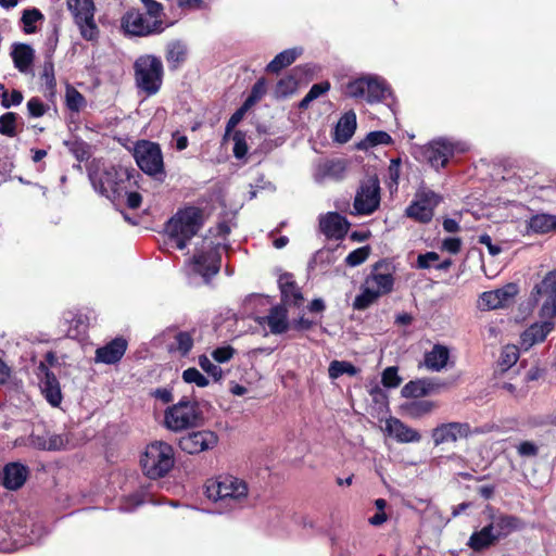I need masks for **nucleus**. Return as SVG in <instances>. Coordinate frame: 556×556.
Returning a JSON list of instances; mask_svg holds the SVG:
<instances>
[{"mask_svg":"<svg viewBox=\"0 0 556 556\" xmlns=\"http://www.w3.org/2000/svg\"><path fill=\"white\" fill-rule=\"evenodd\" d=\"M188 46L181 40H173L167 43L165 59L170 70H177L187 60Z\"/></svg>","mask_w":556,"mask_h":556,"instance_id":"32","label":"nucleus"},{"mask_svg":"<svg viewBox=\"0 0 556 556\" xmlns=\"http://www.w3.org/2000/svg\"><path fill=\"white\" fill-rule=\"evenodd\" d=\"M30 526L34 525L30 523L29 517L20 511L7 514L0 520V529H3L12 539L15 536L23 539L22 544H33L40 538V529H29Z\"/></svg>","mask_w":556,"mask_h":556,"instance_id":"12","label":"nucleus"},{"mask_svg":"<svg viewBox=\"0 0 556 556\" xmlns=\"http://www.w3.org/2000/svg\"><path fill=\"white\" fill-rule=\"evenodd\" d=\"M201 415L197 403L180 400L165 410L164 425L167 429L178 432L195 427Z\"/></svg>","mask_w":556,"mask_h":556,"instance_id":"9","label":"nucleus"},{"mask_svg":"<svg viewBox=\"0 0 556 556\" xmlns=\"http://www.w3.org/2000/svg\"><path fill=\"white\" fill-rule=\"evenodd\" d=\"M438 407V403L430 400H417L404 405L405 414L412 419H420L431 415Z\"/></svg>","mask_w":556,"mask_h":556,"instance_id":"36","label":"nucleus"},{"mask_svg":"<svg viewBox=\"0 0 556 556\" xmlns=\"http://www.w3.org/2000/svg\"><path fill=\"white\" fill-rule=\"evenodd\" d=\"M381 382L386 388H397L402 382L397 367H387L382 372Z\"/></svg>","mask_w":556,"mask_h":556,"instance_id":"49","label":"nucleus"},{"mask_svg":"<svg viewBox=\"0 0 556 556\" xmlns=\"http://www.w3.org/2000/svg\"><path fill=\"white\" fill-rule=\"evenodd\" d=\"M85 324L81 317H73L71 326L65 330L68 338L76 339L85 332Z\"/></svg>","mask_w":556,"mask_h":556,"instance_id":"60","label":"nucleus"},{"mask_svg":"<svg viewBox=\"0 0 556 556\" xmlns=\"http://www.w3.org/2000/svg\"><path fill=\"white\" fill-rule=\"evenodd\" d=\"M127 180L130 182V174L127 169L121 168L119 170L114 172H105L103 175V179L101 180V190L102 194H108L112 192L114 194L121 195L126 187L123 186Z\"/></svg>","mask_w":556,"mask_h":556,"instance_id":"28","label":"nucleus"},{"mask_svg":"<svg viewBox=\"0 0 556 556\" xmlns=\"http://www.w3.org/2000/svg\"><path fill=\"white\" fill-rule=\"evenodd\" d=\"M86 103L84 96L73 87L66 89V105L73 112H79Z\"/></svg>","mask_w":556,"mask_h":556,"instance_id":"47","label":"nucleus"},{"mask_svg":"<svg viewBox=\"0 0 556 556\" xmlns=\"http://www.w3.org/2000/svg\"><path fill=\"white\" fill-rule=\"evenodd\" d=\"M16 114L9 112L0 116V134L9 137L15 136Z\"/></svg>","mask_w":556,"mask_h":556,"instance_id":"51","label":"nucleus"},{"mask_svg":"<svg viewBox=\"0 0 556 556\" xmlns=\"http://www.w3.org/2000/svg\"><path fill=\"white\" fill-rule=\"evenodd\" d=\"M27 110L31 117H40L46 113V105L39 98H31L27 102Z\"/></svg>","mask_w":556,"mask_h":556,"instance_id":"62","label":"nucleus"},{"mask_svg":"<svg viewBox=\"0 0 556 556\" xmlns=\"http://www.w3.org/2000/svg\"><path fill=\"white\" fill-rule=\"evenodd\" d=\"M199 365L206 374L211 375L215 380H218L222 378V376H223L222 368L219 366L213 364L206 355H201L199 357Z\"/></svg>","mask_w":556,"mask_h":556,"instance_id":"54","label":"nucleus"},{"mask_svg":"<svg viewBox=\"0 0 556 556\" xmlns=\"http://www.w3.org/2000/svg\"><path fill=\"white\" fill-rule=\"evenodd\" d=\"M279 287L286 304L300 306L303 303V295L290 275L279 278Z\"/></svg>","mask_w":556,"mask_h":556,"instance_id":"33","label":"nucleus"},{"mask_svg":"<svg viewBox=\"0 0 556 556\" xmlns=\"http://www.w3.org/2000/svg\"><path fill=\"white\" fill-rule=\"evenodd\" d=\"M386 432L400 443H418L421 434L400 419L390 417L386 421Z\"/></svg>","mask_w":556,"mask_h":556,"instance_id":"23","label":"nucleus"},{"mask_svg":"<svg viewBox=\"0 0 556 556\" xmlns=\"http://www.w3.org/2000/svg\"><path fill=\"white\" fill-rule=\"evenodd\" d=\"M302 52V48H291L281 51L267 64L266 72L278 74L282 68L291 65Z\"/></svg>","mask_w":556,"mask_h":556,"instance_id":"34","label":"nucleus"},{"mask_svg":"<svg viewBox=\"0 0 556 556\" xmlns=\"http://www.w3.org/2000/svg\"><path fill=\"white\" fill-rule=\"evenodd\" d=\"M11 56L14 66L21 73L27 74L30 72L35 59V50L29 45L14 43L12 46Z\"/></svg>","mask_w":556,"mask_h":556,"instance_id":"30","label":"nucleus"},{"mask_svg":"<svg viewBox=\"0 0 556 556\" xmlns=\"http://www.w3.org/2000/svg\"><path fill=\"white\" fill-rule=\"evenodd\" d=\"M134 157L142 172L159 179H163V154L157 143L148 140L138 141L134 148Z\"/></svg>","mask_w":556,"mask_h":556,"instance_id":"11","label":"nucleus"},{"mask_svg":"<svg viewBox=\"0 0 556 556\" xmlns=\"http://www.w3.org/2000/svg\"><path fill=\"white\" fill-rule=\"evenodd\" d=\"M380 204V182L376 176L363 180L356 191L353 210L356 215H370Z\"/></svg>","mask_w":556,"mask_h":556,"instance_id":"13","label":"nucleus"},{"mask_svg":"<svg viewBox=\"0 0 556 556\" xmlns=\"http://www.w3.org/2000/svg\"><path fill=\"white\" fill-rule=\"evenodd\" d=\"M182 379L187 383H194L200 388H204L208 384L207 378H205L197 368L191 367L182 372Z\"/></svg>","mask_w":556,"mask_h":556,"instance_id":"52","label":"nucleus"},{"mask_svg":"<svg viewBox=\"0 0 556 556\" xmlns=\"http://www.w3.org/2000/svg\"><path fill=\"white\" fill-rule=\"evenodd\" d=\"M205 494L222 511H232L248 504L249 486L244 480L235 476H219L207 481Z\"/></svg>","mask_w":556,"mask_h":556,"instance_id":"1","label":"nucleus"},{"mask_svg":"<svg viewBox=\"0 0 556 556\" xmlns=\"http://www.w3.org/2000/svg\"><path fill=\"white\" fill-rule=\"evenodd\" d=\"M218 437L210 430L191 432L179 440V447L188 454H198L214 448Z\"/></svg>","mask_w":556,"mask_h":556,"instance_id":"18","label":"nucleus"},{"mask_svg":"<svg viewBox=\"0 0 556 556\" xmlns=\"http://www.w3.org/2000/svg\"><path fill=\"white\" fill-rule=\"evenodd\" d=\"M122 26L132 36H149L164 30L162 20H150L138 10L128 11L122 18Z\"/></svg>","mask_w":556,"mask_h":556,"instance_id":"16","label":"nucleus"},{"mask_svg":"<svg viewBox=\"0 0 556 556\" xmlns=\"http://www.w3.org/2000/svg\"><path fill=\"white\" fill-rule=\"evenodd\" d=\"M554 329L555 323L553 319H542L541 321L533 323L520 333V348L528 351L533 345L544 342Z\"/></svg>","mask_w":556,"mask_h":556,"instance_id":"20","label":"nucleus"},{"mask_svg":"<svg viewBox=\"0 0 556 556\" xmlns=\"http://www.w3.org/2000/svg\"><path fill=\"white\" fill-rule=\"evenodd\" d=\"M261 326L267 325L270 333L281 334L289 328L287 309L281 305L273 306L268 314L257 318Z\"/></svg>","mask_w":556,"mask_h":556,"instance_id":"24","label":"nucleus"},{"mask_svg":"<svg viewBox=\"0 0 556 556\" xmlns=\"http://www.w3.org/2000/svg\"><path fill=\"white\" fill-rule=\"evenodd\" d=\"M29 475L27 466L21 463L7 464L1 473L0 479L2 485L8 490H18L24 485Z\"/></svg>","mask_w":556,"mask_h":556,"instance_id":"22","label":"nucleus"},{"mask_svg":"<svg viewBox=\"0 0 556 556\" xmlns=\"http://www.w3.org/2000/svg\"><path fill=\"white\" fill-rule=\"evenodd\" d=\"M356 129V115L354 112L345 113L336 126V140L346 142L351 139Z\"/></svg>","mask_w":556,"mask_h":556,"instance_id":"37","label":"nucleus"},{"mask_svg":"<svg viewBox=\"0 0 556 556\" xmlns=\"http://www.w3.org/2000/svg\"><path fill=\"white\" fill-rule=\"evenodd\" d=\"M330 89V84L328 81H323L319 84H314L306 96L299 103L300 109H307L314 100L318 99L320 96L325 94Z\"/></svg>","mask_w":556,"mask_h":556,"instance_id":"43","label":"nucleus"},{"mask_svg":"<svg viewBox=\"0 0 556 556\" xmlns=\"http://www.w3.org/2000/svg\"><path fill=\"white\" fill-rule=\"evenodd\" d=\"M490 519L491 521L489 525L492 527V530L498 541L523 527L522 521L518 517L511 515L491 514Z\"/></svg>","mask_w":556,"mask_h":556,"instance_id":"26","label":"nucleus"},{"mask_svg":"<svg viewBox=\"0 0 556 556\" xmlns=\"http://www.w3.org/2000/svg\"><path fill=\"white\" fill-rule=\"evenodd\" d=\"M250 108L243 103L228 119L226 125V135L229 134L244 117Z\"/></svg>","mask_w":556,"mask_h":556,"instance_id":"61","label":"nucleus"},{"mask_svg":"<svg viewBox=\"0 0 556 556\" xmlns=\"http://www.w3.org/2000/svg\"><path fill=\"white\" fill-rule=\"evenodd\" d=\"M235 350L231 346H220L213 351L212 356L218 363H226L233 356Z\"/></svg>","mask_w":556,"mask_h":556,"instance_id":"63","label":"nucleus"},{"mask_svg":"<svg viewBox=\"0 0 556 556\" xmlns=\"http://www.w3.org/2000/svg\"><path fill=\"white\" fill-rule=\"evenodd\" d=\"M68 9L72 12L80 35L86 40H94L99 29L94 22V5L92 0H68Z\"/></svg>","mask_w":556,"mask_h":556,"instance_id":"14","label":"nucleus"},{"mask_svg":"<svg viewBox=\"0 0 556 556\" xmlns=\"http://www.w3.org/2000/svg\"><path fill=\"white\" fill-rule=\"evenodd\" d=\"M126 349L127 341L123 338H116L96 350L94 361L102 364H115L123 357Z\"/></svg>","mask_w":556,"mask_h":556,"instance_id":"25","label":"nucleus"},{"mask_svg":"<svg viewBox=\"0 0 556 556\" xmlns=\"http://www.w3.org/2000/svg\"><path fill=\"white\" fill-rule=\"evenodd\" d=\"M519 358V348L510 344L503 348L498 361V365L503 371L514 366Z\"/></svg>","mask_w":556,"mask_h":556,"instance_id":"41","label":"nucleus"},{"mask_svg":"<svg viewBox=\"0 0 556 556\" xmlns=\"http://www.w3.org/2000/svg\"><path fill=\"white\" fill-rule=\"evenodd\" d=\"M478 242L483 244V245H485L488 251H489V253L492 256H496V255H498L502 252V248L498 244H494L492 242V238L489 235H486V233H483V235L479 236Z\"/></svg>","mask_w":556,"mask_h":556,"instance_id":"64","label":"nucleus"},{"mask_svg":"<svg viewBox=\"0 0 556 556\" xmlns=\"http://www.w3.org/2000/svg\"><path fill=\"white\" fill-rule=\"evenodd\" d=\"M47 443H49V433L41 434V435L31 433L27 438L26 445L31 446L37 450L47 451L48 450Z\"/></svg>","mask_w":556,"mask_h":556,"instance_id":"58","label":"nucleus"},{"mask_svg":"<svg viewBox=\"0 0 556 556\" xmlns=\"http://www.w3.org/2000/svg\"><path fill=\"white\" fill-rule=\"evenodd\" d=\"M528 229L535 233H546L556 229V216L538 214L528 220Z\"/></svg>","mask_w":556,"mask_h":556,"instance_id":"38","label":"nucleus"},{"mask_svg":"<svg viewBox=\"0 0 556 556\" xmlns=\"http://www.w3.org/2000/svg\"><path fill=\"white\" fill-rule=\"evenodd\" d=\"M43 20V14L36 8L26 9L22 14L23 29L26 34H34L36 31L35 24Z\"/></svg>","mask_w":556,"mask_h":556,"instance_id":"42","label":"nucleus"},{"mask_svg":"<svg viewBox=\"0 0 556 556\" xmlns=\"http://www.w3.org/2000/svg\"><path fill=\"white\" fill-rule=\"evenodd\" d=\"M193 346V338L191 332L180 331L175 334L172 351L178 352L181 356H186Z\"/></svg>","mask_w":556,"mask_h":556,"instance_id":"39","label":"nucleus"},{"mask_svg":"<svg viewBox=\"0 0 556 556\" xmlns=\"http://www.w3.org/2000/svg\"><path fill=\"white\" fill-rule=\"evenodd\" d=\"M467 147L462 142H454L448 139H437L420 147L416 151L417 157L427 162L431 167L439 169L444 167L455 152H464Z\"/></svg>","mask_w":556,"mask_h":556,"instance_id":"8","label":"nucleus"},{"mask_svg":"<svg viewBox=\"0 0 556 556\" xmlns=\"http://www.w3.org/2000/svg\"><path fill=\"white\" fill-rule=\"evenodd\" d=\"M189 266L193 273L201 275L207 282L220 268L219 244L204 238L190 260Z\"/></svg>","mask_w":556,"mask_h":556,"instance_id":"7","label":"nucleus"},{"mask_svg":"<svg viewBox=\"0 0 556 556\" xmlns=\"http://www.w3.org/2000/svg\"><path fill=\"white\" fill-rule=\"evenodd\" d=\"M497 542L498 540L496 539L492 527L486 525L470 535L467 546L475 552H481L493 546Z\"/></svg>","mask_w":556,"mask_h":556,"instance_id":"31","label":"nucleus"},{"mask_svg":"<svg viewBox=\"0 0 556 556\" xmlns=\"http://www.w3.org/2000/svg\"><path fill=\"white\" fill-rule=\"evenodd\" d=\"M328 372L331 379H337L344 374L355 376L357 368L349 362L333 361L329 365Z\"/></svg>","mask_w":556,"mask_h":556,"instance_id":"44","label":"nucleus"},{"mask_svg":"<svg viewBox=\"0 0 556 556\" xmlns=\"http://www.w3.org/2000/svg\"><path fill=\"white\" fill-rule=\"evenodd\" d=\"M530 301L539 306L542 319L556 318V270H551L536 282L531 292Z\"/></svg>","mask_w":556,"mask_h":556,"instance_id":"6","label":"nucleus"},{"mask_svg":"<svg viewBox=\"0 0 556 556\" xmlns=\"http://www.w3.org/2000/svg\"><path fill=\"white\" fill-rule=\"evenodd\" d=\"M392 141L391 136L386 131H371L365 139V144L375 147L378 144H389Z\"/></svg>","mask_w":556,"mask_h":556,"instance_id":"55","label":"nucleus"},{"mask_svg":"<svg viewBox=\"0 0 556 556\" xmlns=\"http://www.w3.org/2000/svg\"><path fill=\"white\" fill-rule=\"evenodd\" d=\"M519 287L515 282H509L502 288L482 292L478 300V308L481 311H492L507 306L518 294Z\"/></svg>","mask_w":556,"mask_h":556,"instance_id":"17","label":"nucleus"},{"mask_svg":"<svg viewBox=\"0 0 556 556\" xmlns=\"http://www.w3.org/2000/svg\"><path fill=\"white\" fill-rule=\"evenodd\" d=\"M516 450L521 457H535L539 454V446L533 441H522L516 445Z\"/></svg>","mask_w":556,"mask_h":556,"instance_id":"56","label":"nucleus"},{"mask_svg":"<svg viewBox=\"0 0 556 556\" xmlns=\"http://www.w3.org/2000/svg\"><path fill=\"white\" fill-rule=\"evenodd\" d=\"M440 201V195L428 188L421 187L417 190L415 199L406 207L405 213L409 218L419 223H429Z\"/></svg>","mask_w":556,"mask_h":556,"instance_id":"15","label":"nucleus"},{"mask_svg":"<svg viewBox=\"0 0 556 556\" xmlns=\"http://www.w3.org/2000/svg\"><path fill=\"white\" fill-rule=\"evenodd\" d=\"M40 388L47 401L52 406H59V404L62 401V394L59 381L52 372H46V376L41 381Z\"/></svg>","mask_w":556,"mask_h":556,"instance_id":"35","label":"nucleus"},{"mask_svg":"<svg viewBox=\"0 0 556 556\" xmlns=\"http://www.w3.org/2000/svg\"><path fill=\"white\" fill-rule=\"evenodd\" d=\"M471 434L470 426L467 422H446L437 426L432 432L431 438L435 446L456 442L459 439H466Z\"/></svg>","mask_w":556,"mask_h":556,"instance_id":"19","label":"nucleus"},{"mask_svg":"<svg viewBox=\"0 0 556 556\" xmlns=\"http://www.w3.org/2000/svg\"><path fill=\"white\" fill-rule=\"evenodd\" d=\"M345 164L340 160H331L318 163L313 173L316 182H323L327 179L340 180L345 174Z\"/></svg>","mask_w":556,"mask_h":556,"instance_id":"27","label":"nucleus"},{"mask_svg":"<svg viewBox=\"0 0 556 556\" xmlns=\"http://www.w3.org/2000/svg\"><path fill=\"white\" fill-rule=\"evenodd\" d=\"M135 85L146 96L156 94L163 84L164 67L160 58L152 54L140 55L134 63Z\"/></svg>","mask_w":556,"mask_h":556,"instance_id":"3","label":"nucleus"},{"mask_svg":"<svg viewBox=\"0 0 556 556\" xmlns=\"http://www.w3.org/2000/svg\"><path fill=\"white\" fill-rule=\"evenodd\" d=\"M389 93L386 81L374 75H367L351 80L345 88V94L353 99H365L369 103L379 102Z\"/></svg>","mask_w":556,"mask_h":556,"instance_id":"10","label":"nucleus"},{"mask_svg":"<svg viewBox=\"0 0 556 556\" xmlns=\"http://www.w3.org/2000/svg\"><path fill=\"white\" fill-rule=\"evenodd\" d=\"M266 93V80L264 78H260L252 87V90L249 97L245 99L243 103H245L249 108L253 106L256 102H258Z\"/></svg>","mask_w":556,"mask_h":556,"instance_id":"48","label":"nucleus"},{"mask_svg":"<svg viewBox=\"0 0 556 556\" xmlns=\"http://www.w3.org/2000/svg\"><path fill=\"white\" fill-rule=\"evenodd\" d=\"M232 140H233L232 152H233L235 157H237L239 160L244 157L248 153V144L245 141V135L242 131H235V134L232 136Z\"/></svg>","mask_w":556,"mask_h":556,"instance_id":"53","label":"nucleus"},{"mask_svg":"<svg viewBox=\"0 0 556 556\" xmlns=\"http://www.w3.org/2000/svg\"><path fill=\"white\" fill-rule=\"evenodd\" d=\"M140 463L147 477L150 479L162 478L174 467V450L166 442L155 441L147 446Z\"/></svg>","mask_w":556,"mask_h":556,"instance_id":"4","label":"nucleus"},{"mask_svg":"<svg viewBox=\"0 0 556 556\" xmlns=\"http://www.w3.org/2000/svg\"><path fill=\"white\" fill-rule=\"evenodd\" d=\"M369 253V247H361L349 253V255L345 257V263L351 267L358 266L368 258Z\"/></svg>","mask_w":556,"mask_h":556,"instance_id":"50","label":"nucleus"},{"mask_svg":"<svg viewBox=\"0 0 556 556\" xmlns=\"http://www.w3.org/2000/svg\"><path fill=\"white\" fill-rule=\"evenodd\" d=\"M448 359V348L442 344H435L429 352L425 354L424 366L428 370L438 372L447 366Z\"/></svg>","mask_w":556,"mask_h":556,"instance_id":"29","label":"nucleus"},{"mask_svg":"<svg viewBox=\"0 0 556 556\" xmlns=\"http://www.w3.org/2000/svg\"><path fill=\"white\" fill-rule=\"evenodd\" d=\"M401 394L403 397H421L427 395V390L425 389V381L419 379L415 381L407 382L401 390Z\"/></svg>","mask_w":556,"mask_h":556,"instance_id":"45","label":"nucleus"},{"mask_svg":"<svg viewBox=\"0 0 556 556\" xmlns=\"http://www.w3.org/2000/svg\"><path fill=\"white\" fill-rule=\"evenodd\" d=\"M321 232L329 239L340 240L349 230V223L337 212H329L319 218Z\"/></svg>","mask_w":556,"mask_h":556,"instance_id":"21","label":"nucleus"},{"mask_svg":"<svg viewBox=\"0 0 556 556\" xmlns=\"http://www.w3.org/2000/svg\"><path fill=\"white\" fill-rule=\"evenodd\" d=\"M72 434L70 432L63 433H49V443H47V451H61L74 446Z\"/></svg>","mask_w":556,"mask_h":556,"instance_id":"40","label":"nucleus"},{"mask_svg":"<svg viewBox=\"0 0 556 556\" xmlns=\"http://www.w3.org/2000/svg\"><path fill=\"white\" fill-rule=\"evenodd\" d=\"M298 88V80L294 76L288 75L281 78L276 86V93L278 97L286 98L295 92Z\"/></svg>","mask_w":556,"mask_h":556,"instance_id":"46","label":"nucleus"},{"mask_svg":"<svg viewBox=\"0 0 556 556\" xmlns=\"http://www.w3.org/2000/svg\"><path fill=\"white\" fill-rule=\"evenodd\" d=\"M439 261V254L435 252H427L425 254H420L417 257V266L422 269H428L430 267H435L437 262Z\"/></svg>","mask_w":556,"mask_h":556,"instance_id":"59","label":"nucleus"},{"mask_svg":"<svg viewBox=\"0 0 556 556\" xmlns=\"http://www.w3.org/2000/svg\"><path fill=\"white\" fill-rule=\"evenodd\" d=\"M203 224L200 208L188 206L179 210L167 223L166 231L178 250H184L188 241L197 235Z\"/></svg>","mask_w":556,"mask_h":556,"instance_id":"2","label":"nucleus"},{"mask_svg":"<svg viewBox=\"0 0 556 556\" xmlns=\"http://www.w3.org/2000/svg\"><path fill=\"white\" fill-rule=\"evenodd\" d=\"M150 20H162L163 7L154 0H141Z\"/></svg>","mask_w":556,"mask_h":556,"instance_id":"57","label":"nucleus"},{"mask_svg":"<svg viewBox=\"0 0 556 556\" xmlns=\"http://www.w3.org/2000/svg\"><path fill=\"white\" fill-rule=\"evenodd\" d=\"M394 279L389 273H380L375 268L361 287V293L355 298L353 307L366 309L381 295L389 293L393 288Z\"/></svg>","mask_w":556,"mask_h":556,"instance_id":"5","label":"nucleus"}]
</instances>
